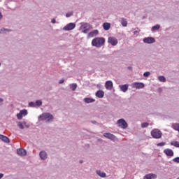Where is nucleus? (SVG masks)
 <instances>
[{"instance_id":"obj_1","label":"nucleus","mask_w":179,"mask_h":179,"mask_svg":"<svg viewBox=\"0 0 179 179\" xmlns=\"http://www.w3.org/2000/svg\"><path fill=\"white\" fill-rule=\"evenodd\" d=\"M106 43V39L103 37H96L92 41V45L93 47H96V48H100L103 47Z\"/></svg>"},{"instance_id":"obj_2","label":"nucleus","mask_w":179,"mask_h":179,"mask_svg":"<svg viewBox=\"0 0 179 179\" xmlns=\"http://www.w3.org/2000/svg\"><path fill=\"white\" fill-rule=\"evenodd\" d=\"M39 121H45V122H52L54 121V115L50 113H44L38 117Z\"/></svg>"},{"instance_id":"obj_3","label":"nucleus","mask_w":179,"mask_h":179,"mask_svg":"<svg viewBox=\"0 0 179 179\" xmlns=\"http://www.w3.org/2000/svg\"><path fill=\"white\" fill-rule=\"evenodd\" d=\"M90 27H92L90 24L85 22L81 24L80 30L82 33H84V34H87V33L90 31Z\"/></svg>"},{"instance_id":"obj_4","label":"nucleus","mask_w":179,"mask_h":179,"mask_svg":"<svg viewBox=\"0 0 179 179\" xmlns=\"http://www.w3.org/2000/svg\"><path fill=\"white\" fill-rule=\"evenodd\" d=\"M163 133H162V131H160L159 129H154L151 131V136H152L154 139H160Z\"/></svg>"},{"instance_id":"obj_5","label":"nucleus","mask_w":179,"mask_h":179,"mask_svg":"<svg viewBox=\"0 0 179 179\" xmlns=\"http://www.w3.org/2000/svg\"><path fill=\"white\" fill-rule=\"evenodd\" d=\"M117 127L119 128H122V129H127L128 128V123L124 119H119L116 122Z\"/></svg>"},{"instance_id":"obj_6","label":"nucleus","mask_w":179,"mask_h":179,"mask_svg":"<svg viewBox=\"0 0 179 179\" xmlns=\"http://www.w3.org/2000/svg\"><path fill=\"white\" fill-rule=\"evenodd\" d=\"M75 27H76V24L73 23V22H71L67 24L66 26H64L63 27V30H64L65 31H69L71 30H73V29H75Z\"/></svg>"},{"instance_id":"obj_7","label":"nucleus","mask_w":179,"mask_h":179,"mask_svg":"<svg viewBox=\"0 0 179 179\" xmlns=\"http://www.w3.org/2000/svg\"><path fill=\"white\" fill-rule=\"evenodd\" d=\"M143 41L145 44H153V43H155L156 40L153 37H147L144 38L143 39Z\"/></svg>"},{"instance_id":"obj_8","label":"nucleus","mask_w":179,"mask_h":179,"mask_svg":"<svg viewBox=\"0 0 179 179\" xmlns=\"http://www.w3.org/2000/svg\"><path fill=\"white\" fill-rule=\"evenodd\" d=\"M131 86L134 89H143L145 84H143V83H133Z\"/></svg>"},{"instance_id":"obj_9","label":"nucleus","mask_w":179,"mask_h":179,"mask_svg":"<svg viewBox=\"0 0 179 179\" xmlns=\"http://www.w3.org/2000/svg\"><path fill=\"white\" fill-rule=\"evenodd\" d=\"M103 136L108 139H110V141H115V139H117V137L110 133H104Z\"/></svg>"},{"instance_id":"obj_10","label":"nucleus","mask_w":179,"mask_h":179,"mask_svg":"<svg viewBox=\"0 0 179 179\" xmlns=\"http://www.w3.org/2000/svg\"><path fill=\"white\" fill-rule=\"evenodd\" d=\"M108 43L111 44V45H117V44H118V40H117V38L115 37H109L108 39Z\"/></svg>"},{"instance_id":"obj_11","label":"nucleus","mask_w":179,"mask_h":179,"mask_svg":"<svg viewBox=\"0 0 179 179\" xmlns=\"http://www.w3.org/2000/svg\"><path fill=\"white\" fill-rule=\"evenodd\" d=\"M128 87H129V85L128 84L119 85V88L120 89L121 92H123V93H127V92H128Z\"/></svg>"},{"instance_id":"obj_12","label":"nucleus","mask_w":179,"mask_h":179,"mask_svg":"<svg viewBox=\"0 0 179 179\" xmlns=\"http://www.w3.org/2000/svg\"><path fill=\"white\" fill-rule=\"evenodd\" d=\"M39 157L41 160H47L48 155L47 152L42 150L39 152Z\"/></svg>"},{"instance_id":"obj_13","label":"nucleus","mask_w":179,"mask_h":179,"mask_svg":"<svg viewBox=\"0 0 179 179\" xmlns=\"http://www.w3.org/2000/svg\"><path fill=\"white\" fill-rule=\"evenodd\" d=\"M105 87L107 90H113V81L108 80L105 83Z\"/></svg>"},{"instance_id":"obj_14","label":"nucleus","mask_w":179,"mask_h":179,"mask_svg":"<svg viewBox=\"0 0 179 179\" xmlns=\"http://www.w3.org/2000/svg\"><path fill=\"white\" fill-rule=\"evenodd\" d=\"M164 153H165V155H166V156H169L170 157L174 156V152L171 149H169V148L165 149L164 150Z\"/></svg>"},{"instance_id":"obj_15","label":"nucleus","mask_w":179,"mask_h":179,"mask_svg":"<svg viewBox=\"0 0 179 179\" xmlns=\"http://www.w3.org/2000/svg\"><path fill=\"white\" fill-rule=\"evenodd\" d=\"M157 178V175L155 173H149L146 174L144 177L143 179H156Z\"/></svg>"},{"instance_id":"obj_16","label":"nucleus","mask_w":179,"mask_h":179,"mask_svg":"<svg viewBox=\"0 0 179 179\" xmlns=\"http://www.w3.org/2000/svg\"><path fill=\"white\" fill-rule=\"evenodd\" d=\"M99 34V30L95 29L88 34V37L92 38V37H96Z\"/></svg>"},{"instance_id":"obj_17","label":"nucleus","mask_w":179,"mask_h":179,"mask_svg":"<svg viewBox=\"0 0 179 179\" xmlns=\"http://www.w3.org/2000/svg\"><path fill=\"white\" fill-rule=\"evenodd\" d=\"M95 96L99 99H103L104 97V92L103 90H99L96 92Z\"/></svg>"},{"instance_id":"obj_18","label":"nucleus","mask_w":179,"mask_h":179,"mask_svg":"<svg viewBox=\"0 0 179 179\" xmlns=\"http://www.w3.org/2000/svg\"><path fill=\"white\" fill-rule=\"evenodd\" d=\"M0 140L3 142H5V143H9V138L6 137V136H3L2 134H0Z\"/></svg>"},{"instance_id":"obj_19","label":"nucleus","mask_w":179,"mask_h":179,"mask_svg":"<svg viewBox=\"0 0 179 179\" xmlns=\"http://www.w3.org/2000/svg\"><path fill=\"white\" fill-rule=\"evenodd\" d=\"M10 31H12V29L2 28L0 29V34H6V33H9Z\"/></svg>"},{"instance_id":"obj_20","label":"nucleus","mask_w":179,"mask_h":179,"mask_svg":"<svg viewBox=\"0 0 179 179\" xmlns=\"http://www.w3.org/2000/svg\"><path fill=\"white\" fill-rule=\"evenodd\" d=\"M85 103H86L87 104H89L90 103H94L96 101L95 99H92V98H85L84 99Z\"/></svg>"},{"instance_id":"obj_21","label":"nucleus","mask_w":179,"mask_h":179,"mask_svg":"<svg viewBox=\"0 0 179 179\" xmlns=\"http://www.w3.org/2000/svg\"><path fill=\"white\" fill-rule=\"evenodd\" d=\"M121 24L123 26V27H127V26H128V22L127 21V19L121 18Z\"/></svg>"},{"instance_id":"obj_22","label":"nucleus","mask_w":179,"mask_h":179,"mask_svg":"<svg viewBox=\"0 0 179 179\" xmlns=\"http://www.w3.org/2000/svg\"><path fill=\"white\" fill-rule=\"evenodd\" d=\"M96 174L99 176V177H101V178H106V173L101 172V171H96Z\"/></svg>"},{"instance_id":"obj_23","label":"nucleus","mask_w":179,"mask_h":179,"mask_svg":"<svg viewBox=\"0 0 179 179\" xmlns=\"http://www.w3.org/2000/svg\"><path fill=\"white\" fill-rule=\"evenodd\" d=\"M103 27L104 30H110V27H111V24H110V23L108 22H105L103 24Z\"/></svg>"},{"instance_id":"obj_24","label":"nucleus","mask_w":179,"mask_h":179,"mask_svg":"<svg viewBox=\"0 0 179 179\" xmlns=\"http://www.w3.org/2000/svg\"><path fill=\"white\" fill-rule=\"evenodd\" d=\"M76 87H78V85L76 83H73L70 85V89L75 92L76 90Z\"/></svg>"},{"instance_id":"obj_25","label":"nucleus","mask_w":179,"mask_h":179,"mask_svg":"<svg viewBox=\"0 0 179 179\" xmlns=\"http://www.w3.org/2000/svg\"><path fill=\"white\" fill-rule=\"evenodd\" d=\"M160 29V24H156L153 26L151 29L152 31H157Z\"/></svg>"},{"instance_id":"obj_26","label":"nucleus","mask_w":179,"mask_h":179,"mask_svg":"<svg viewBox=\"0 0 179 179\" xmlns=\"http://www.w3.org/2000/svg\"><path fill=\"white\" fill-rule=\"evenodd\" d=\"M17 155L23 157V150L22 148L17 149Z\"/></svg>"},{"instance_id":"obj_27","label":"nucleus","mask_w":179,"mask_h":179,"mask_svg":"<svg viewBox=\"0 0 179 179\" xmlns=\"http://www.w3.org/2000/svg\"><path fill=\"white\" fill-rule=\"evenodd\" d=\"M41 106H43V101H41V100H36L35 102V106L41 107Z\"/></svg>"},{"instance_id":"obj_28","label":"nucleus","mask_w":179,"mask_h":179,"mask_svg":"<svg viewBox=\"0 0 179 179\" xmlns=\"http://www.w3.org/2000/svg\"><path fill=\"white\" fill-rule=\"evenodd\" d=\"M17 117L19 120H22V118H23V110H21L20 113L17 114Z\"/></svg>"},{"instance_id":"obj_29","label":"nucleus","mask_w":179,"mask_h":179,"mask_svg":"<svg viewBox=\"0 0 179 179\" xmlns=\"http://www.w3.org/2000/svg\"><path fill=\"white\" fill-rule=\"evenodd\" d=\"M158 80L159 82L164 83V82H166V77H164L163 76H158Z\"/></svg>"},{"instance_id":"obj_30","label":"nucleus","mask_w":179,"mask_h":179,"mask_svg":"<svg viewBox=\"0 0 179 179\" xmlns=\"http://www.w3.org/2000/svg\"><path fill=\"white\" fill-rule=\"evenodd\" d=\"M171 145L172 146H175V148H179V142L178 141L171 142Z\"/></svg>"},{"instance_id":"obj_31","label":"nucleus","mask_w":179,"mask_h":179,"mask_svg":"<svg viewBox=\"0 0 179 179\" xmlns=\"http://www.w3.org/2000/svg\"><path fill=\"white\" fill-rule=\"evenodd\" d=\"M149 127V123L148 122H144L141 124V128H148Z\"/></svg>"},{"instance_id":"obj_32","label":"nucleus","mask_w":179,"mask_h":179,"mask_svg":"<svg viewBox=\"0 0 179 179\" xmlns=\"http://www.w3.org/2000/svg\"><path fill=\"white\" fill-rule=\"evenodd\" d=\"M143 76L144 78H149V76H150V72L149 71H146L143 73Z\"/></svg>"},{"instance_id":"obj_33","label":"nucleus","mask_w":179,"mask_h":179,"mask_svg":"<svg viewBox=\"0 0 179 179\" xmlns=\"http://www.w3.org/2000/svg\"><path fill=\"white\" fill-rule=\"evenodd\" d=\"M17 127H19V128L20 129H23V123L20 122H17Z\"/></svg>"},{"instance_id":"obj_34","label":"nucleus","mask_w":179,"mask_h":179,"mask_svg":"<svg viewBox=\"0 0 179 179\" xmlns=\"http://www.w3.org/2000/svg\"><path fill=\"white\" fill-rule=\"evenodd\" d=\"M71 16H73V12H70L66 14V17H71Z\"/></svg>"},{"instance_id":"obj_35","label":"nucleus","mask_w":179,"mask_h":179,"mask_svg":"<svg viewBox=\"0 0 179 179\" xmlns=\"http://www.w3.org/2000/svg\"><path fill=\"white\" fill-rule=\"evenodd\" d=\"M29 107H36V103H34V102H29Z\"/></svg>"},{"instance_id":"obj_36","label":"nucleus","mask_w":179,"mask_h":179,"mask_svg":"<svg viewBox=\"0 0 179 179\" xmlns=\"http://www.w3.org/2000/svg\"><path fill=\"white\" fill-rule=\"evenodd\" d=\"M164 145H166V143H164V142H161V143H157V146H160V147H162V146H164Z\"/></svg>"},{"instance_id":"obj_37","label":"nucleus","mask_w":179,"mask_h":179,"mask_svg":"<svg viewBox=\"0 0 179 179\" xmlns=\"http://www.w3.org/2000/svg\"><path fill=\"white\" fill-rule=\"evenodd\" d=\"M173 162H174V163H179V157L174 158Z\"/></svg>"},{"instance_id":"obj_38","label":"nucleus","mask_w":179,"mask_h":179,"mask_svg":"<svg viewBox=\"0 0 179 179\" xmlns=\"http://www.w3.org/2000/svg\"><path fill=\"white\" fill-rule=\"evenodd\" d=\"M27 114H28L27 110L23 109V117H26V115H27Z\"/></svg>"},{"instance_id":"obj_39","label":"nucleus","mask_w":179,"mask_h":179,"mask_svg":"<svg viewBox=\"0 0 179 179\" xmlns=\"http://www.w3.org/2000/svg\"><path fill=\"white\" fill-rule=\"evenodd\" d=\"M23 125L25 126V128H29L30 124H27L26 122H23Z\"/></svg>"},{"instance_id":"obj_40","label":"nucleus","mask_w":179,"mask_h":179,"mask_svg":"<svg viewBox=\"0 0 179 179\" xmlns=\"http://www.w3.org/2000/svg\"><path fill=\"white\" fill-rule=\"evenodd\" d=\"M64 82H65V80L64 79H62L59 81V85H62V83H64Z\"/></svg>"},{"instance_id":"obj_41","label":"nucleus","mask_w":179,"mask_h":179,"mask_svg":"<svg viewBox=\"0 0 179 179\" xmlns=\"http://www.w3.org/2000/svg\"><path fill=\"white\" fill-rule=\"evenodd\" d=\"M51 23H53V24L57 23V20H55V18H52V19Z\"/></svg>"},{"instance_id":"obj_42","label":"nucleus","mask_w":179,"mask_h":179,"mask_svg":"<svg viewBox=\"0 0 179 179\" xmlns=\"http://www.w3.org/2000/svg\"><path fill=\"white\" fill-rule=\"evenodd\" d=\"M26 155H27V152L26 151V150H23V156H26Z\"/></svg>"},{"instance_id":"obj_43","label":"nucleus","mask_w":179,"mask_h":179,"mask_svg":"<svg viewBox=\"0 0 179 179\" xmlns=\"http://www.w3.org/2000/svg\"><path fill=\"white\" fill-rule=\"evenodd\" d=\"M92 124H94V125L97 124V122L95 120L91 121Z\"/></svg>"},{"instance_id":"obj_44","label":"nucleus","mask_w":179,"mask_h":179,"mask_svg":"<svg viewBox=\"0 0 179 179\" xmlns=\"http://www.w3.org/2000/svg\"><path fill=\"white\" fill-rule=\"evenodd\" d=\"M3 178V173H0V179Z\"/></svg>"},{"instance_id":"obj_45","label":"nucleus","mask_w":179,"mask_h":179,"mask_svg":"<svg viewBox=\"0 0 179 179\" xmlns=\"http://www.w3.org/2000/svg\"><path fill=\"white\" fill-rule=\"evenodd\" d=\"M127 69H129V71H132V66H128Z\"/></svg>"},{"instance_id":"obj_46","label":"nucleus","mask_w":179,"mask_h":179,"mask_svg":"<svg viewBox=\"0 0 179 179\" xmlns=\"http://www.w3.org/2000/svg\"><path fill=\"white\" fill-rule=\"evenodd\" d=\"M3 101V99L0 98V103H2Z\"/></svg>"},{"instance_id":"obj_47","label":"nucleus","mask_w":179,"mask_h":179,"mask_svg":"<svg viewBox=\"0 0 179 179\" xmlns=\"http://www.w3.org/2000/svg\"><path fill=\"white\" fill-rule=\"evenodd\" d=\"M138 31H135L134 32V34H138Z\"/></svg>"},{"instance_id":"obj_48","label":"nucleus","mask_w":179,"mask_h":179,"mask_svg":"<svg viewBox=\"0 0 179 179\" xmlns=\"http://www.w3.org/2000/svg\"><path fill=\"white\" fill-rule=\"evenodd\" d=\"M1 18H2V13H0V19H1Z\"/></svg>"},{"instance_id":"obj_49","label":"nucleus","mask_w":179,"mask_h":179,"mask_svg":"<svg viewBox=\"0 0 179 179\" xmlns=\"http://www.w3.org/2000/svg\"><path fill=\"white\" fill-rule=\"evenodd\" d=\"M80 163L82 164V163H83V160H80Z\"/></svg>"},{"instance_id":"obj_50","label":"nucleus","mask_w":179,"mask_h":179,"mask_svg":"<svg viewBox=\"0 0 179 179\" xmlns=\"http://www.w3.org/2000/svg\"><path fill=\"white\" fill-rule=\"evenodd\" d=\"M100 86H101V85L100 84L97 85L98 87H100Z\"/></svg>"},{"instance_id":"obj_51","label":"nucleus","mask_w":179,"mask_h":179,"mask_svg":"<svg viewBox=\"0 0 179 179\" xmlns=\"http://www.w3.org/2000/svg\"><path fill=\"white\" fill-rule=\"evenodd\" d=\"M176 179H179V177L178 178H176Z\"/></svg>"},{"instance_id":"obj_52","label":"nucleus","mask_w":179,"mask_h":179,"mask_svg":"<svg viewBox=\"0 0 179 179\" xmlns=\"http://www.w3.org/2000/svg\"><path fill=\"white\" fill-rule=\"evenodd\" d=\"M0 66H1V63H0Z\"/></svg>"}]
</instances>
